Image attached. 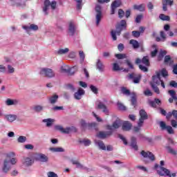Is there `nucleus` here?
I'll use <instances>...</instances> for the list:
<instances>
[{
    "mask_svg": "<svg viewBox=\"0 0 177 177\" xmlns=\"http://www.w3.org/2000/svg\"><path fill=\"white\" fill-rule=\"evenodd\" d=\"M17 162V159L16 158H10L9 157H7L6 159H4L2 165V171L4 174H8L10 169H12V165H16Z\"/></svg>",
    "mask_w": 177,
    "mask_h": 177,
    "instance_id": "f257e3e1",
    "label": "nucleus"
},
{
    "mask_svg": "<svg viewBox=\"0 0 177 177\" xmlns=\"http://www.w3.org/2000/svg\"><path fill=\"white\" fill-rule=\"evenodd\" d=\"M123 30H127V21L125 20H122L120 24L116 26V31H111V35L113 41H117V35H121V31Z\"/></svg>",
    "mask_w": 177,
    "mask_h": 177,
    "instance_id": "f03ea898",
    "label": "nucleus"
},
{
    "mask_svg": "<svg viewBox=\"0 0 177 177\" xmlns=\"http://www.w3.org/2000/svg\"><path fill=\"white\" fill-rule=\"evenodd\" d=\"M56 5L57 2L55 1H53L50 3V1L49 0H45L44 1V6L43 7V12L46 16H48L49 15V12H48V10H49V8H51L53 10H55L56 9Z\"/></svg>",
    "mask_w": 177,
    "mask_h": 177,
    "instance_id": "7ed1b4c3",
    "label": "nucleus"
},
{
    "mask_svg": "<svg viewBox=\"0 0 177 177\" xmlns=\"http://www.w3.org/2000/svg\"><path fill=\"white\" fill-rule=\"evenodd\" d=\"M40 75L46 77L47 78H53L55 74L53 70L48 68H41L39 72Z\"/></svg>",
    "mask_w": 177,
    "mask_h": 177,
    "instance_id": "20e7f679",
    "label": "nucleus"
},
{
    "mask_svg": "<svg viewBox=\"0 0 177 177\" xmlns=\"http://www.w3.org/2000/svg\"><path fill=\"white\" fill-rule=\"evenodd\" d=\"M33 159L36 161H40V162H48L49 161V158L44 153H36L33 154Z\"/></svg>",
    "mask_w": 177,
    "mask_h": 177,
    "instance_id": "39448f33",
    "label": "nucleus"
},
{
    "mask_svg": "<svg viewBox=\"0 0 177 177\" xmlns=\"http://www.w3.org/2000/svg\"><path fill=\"white\" fill-rule=\"evenodd\" d=\"M103 17V14L102 13V7L100 6L97 5L95 6V23L96 26H99L100 24V21Z\"/></svg>",
    "mask_w": 177,
    "mask_h": 177,
    "instance_id": "423d86ee",
    "label": "nucleus"
},
{
    "mask_svg": "<svg viewBox=\"0 0 177 177\" xmlns=\"http://www.w3.org/2000/svg\"><path fill=\"white\" fill-rule=\"evenodd\" d=\"M157 174H158L160 176H176V173H173L171 174V171H169L168 169L162 167H160V170H157Z\"/></svg>",
    "mask_w": 177,
    "mask_h": 177,
    "instance_id": "0eeeda50",
    "label": "nucleus"
},
{
    "mask_svg": "<svg viewBox=\"0 0 177 177\" xmlns=\"http://www.w3.org/2000/svg\"><path fill=\"white\" fill-rule=\"evenodd\" d=\"M140 118L138 121V127H142L143 125V122H145V120H147L148 116L146 111L141 109L139 112Z\"/></svg>",
    "mask_w": 177,
    "mask_h": 177,
    "instance_id": "6e6552de",
    "label": "nucleus"
},
{
    "mask_svg": "<svg viewBox=\"0 0 177 177\" xmlns=\"http://www.w3.org/2000/svg\"><path fill=\"white\" fill-rule=\"evenodd\" d=\"M22 28L25 30L28 34H30V31H38V26L34 24L23 26Z\"/></svg>",
    "mask_w": 177,
    "mask_h": 177,
    "instance_id": "1a4fd4ad",
    "label": "nucleus"
},
{
    "mask_svg": "<svg viewBox=\"0 0 177 177\" xmlns=\"http://www.w3.org/2000/svg\"><path fill=\"white\" fill-rule=\"evenodd\" d=\"M121 5H122V1H121V0H115L111 3V15H114V13H115V9H117V8H120Z\"/></svg>",
    "mask_w": 177,
    "mask_h": 177,
    "instance_id": "9d476101",
    "label": "nucleus"
},
{
    "mask_svg": "<svg viewBox=\"0 0 177 177\" xmlns=\"http://www.w3.org/2000/svg\"><path fill=\"white\" fill-rule=\"evenodd\" d=\"M161 72H156V75L152 77V82L150 84H153V85H160L161 82Z\"/></svg>",
    "mask_w": 177,
    "mask_h": 177,
    "instance_id": "9b49d317",
    "label": "nucleus"
},
{
    "mask_svg": "<svg viewBox=\"0 0 177 177\" xmlns=\"http://www.w3.org/2000/svg\"><path fill=\"white\" fill-rule=\"evenodd\" d=\"M140 154L144 158H149L151 161H154L156 160L154 155L150 151H142Z\"/></svg>",
    "mask_w": 177,
    "mask_h": 177,
    "instance_id": "f8f14e48",
    "label": "nucleus"
},
{
    "mask_svg": "<svg viewBox=\"0 0 177 177\" xmlns=\"http://www.w3.org/2000/svg\"><path fill=\"white\" fill-rule=\"evenodd\" d=\"M55 129H56V131H59L62 133H70V132H71V127H66L64 129L63 126L61 125H55Z\"/></svg>",
    "mask_w": 177,
    "mask_h": 177,
    "instance_id": "ddd939ff",
    "label": "nucleus"
},
{
    "mask_svg": "<svg viewBox=\"0 0 177 177\" xmlns=\"http://www.w3.org/2000/svg\"><path fill=\"white\" fill-rule=\"evenodd\" d=\"M84 95H85V91L84 89H82V88H79L77 91L76 93H75V94H74V98L76 100H81V99H82V96H84Z\"/></svg>",
    "mask_w": 177,
    "mask_h": 177,
    "instance_id": "4468645a",
    "label": "nucleus"
},
{
    "mask_svg": "<svg viewBox=\"0 0 177 177\" xmlns=\"http://www.w3.org/2000/svg\"><path fill=\"white\" fill-rule=\"evenodd\" d=\"M112 134L113 131H100L98 133H97V136L100 139H106V138L111 136Z\"/></svg>",
    "mask_w": 177,
    "mask_h": 177,
    "instance_id": "2eb2a0df",
    "label": "nucleus"
},
{
    "mask_svg": "<svg viewBox=\"0 0 177 177\" xmlns=\"http://www.w3.org/2000/svg\"><path fill=\"white\" fill-rule=\"evenodd\" d=\"M77 30V26H75V24L73 21H70L68 24V32L69 35H74L75 34V31Z\"/></svg>",
    "mask_w": 177,
    "mask_h": 177,
    "instance_id": "dca6fc26",
    "label": "nucleus"
},
{
    "mask_svg": "<svg viewBox=\"0 0 177 177\" xmlns=\"http://www.w3.org/2000/svg\"><path fill=\"white\" fill-rule=\"evenodd\" d=\"M121 125V122H120V120H116L113 123V125H107L106 128L109 131H115V129H118Z\"/></svg>",
    "mask_w": 177,
    "mask_h": 177,
    "instance_id": "f3484780",
    "label": "nucleus"
},
{
    "mask_svg": "<svg viewBox=\"0 0 177 177\" xmlns=\"http://www.w3.org/2000/svg\"><path fill=\"white\" fill-rule=\"evenodd\" d=\"M97 109L99 110H102L103 113L106 114V115H109V109H107V106L102 102H99L97 104Z\"/></svg>",
    "mask_w": 177,
    "mask_h": 177,
    "instance_id": "a211bd4d",
    "label": "nucleus"
},
{
    "mask_svg": "<svg viewBox=\"0 0 177 177\" xmlns=\"http://www.w3.org/2000/svg\"><path fill=\"white\" fill-rule=\"evenodd\" d=\"M4 120L8 121V122H14V121L17 120V115L13 114H6L4 115Z\"/></svg>",
    "mask_w": 177,
    "mask_h": 177,
    "instance_id": "6ab92c4d",
    "label": "nucleus"
},
{
    "mask_svg": "<svg viewBox=\"0 0 177 177\" xmlns=\"http://www.w3.org/2000/svg\"><path fill=\"white\" fill-rule=\"evenodd\" d=\"M129 77L130 80H133L134 84H139L140 82V75H138L135 73H131L129 75Z\"/></svg>",
    "mask_w": 177,
    "mask_h": 177,
    "instance_id": "aec40b11",
    "label": "nucleus"
},
{
    "mask_svg": "<svg viewBox=\"0 0 177 177\" xmlns=\"http://www.w3.org/2000/svg\"><path fill=\"white\" fill-rule=\"evenodd\" d=\"M96 68L100 73H103V71H104V65L100 59H97Z\"/></svg>",
    "mask_w": 177,
    "mask_h": 177,
    "instance_id": "412c9836",
    "label": "nucleus"
},
{
    "mask_svg": "<svg viewBox=\"0 0 177 177\" xmlns=\"http://www.w3.org/2000/svg\"><path fill=\"white\" fill-rule=\"evenodd\" d=\"M168 93L171 97L169 99V103H173L174 100H177L176 92H175V91L169 90L168 91Z\"/></svg>",
    "mask_w": 177,
    "mask_h": 177,
    "instance_id": "4be33fe9",
    "label": "nucleus"
},
{
    "mask_svg": "<svg viewBox=\"0 0 177 177\" xmlns=\"http://www.w3.org/2000/svg\"><path fill=\"white\" fill-rule=\"evenodd\" d=\"M6 104L7 106H17L19 104V100L8 98L6 101Z\"/></svg>",
    "mask_w": 177,
    "mask_h": 177,
    "instance_id": "5701e85b",
    "label": "nucleus"
},
{
    "mask_svg": "<svg viewBox=\"0 0 177 177\" xmlns=\"http://www.w3.org/2000/svg\"><path fill=\"white\" fill-rule=\"evenodd\" d=\"M22 162L24 165L30 167L32 164H34V160L31 159L30 158H24L22 160Z\"/></svg>",
    "mask_w": 177,
    "mask_h": 177,
    "instance_id": "b1692460",
    "label": "nucleus"
},
{
    "mask_svg": "<svg viewBox=\"0 0 177 177\" xmlns=\"http://www.w3.org/2000/svg\"><path fill=\"white\" fill-rule=\"evenodd\" d=\"M59 100V95L54 94L48 97V102L50 104H55Z\"/></svg>",
    "mask_w": 177,
    "mask_h": 177,
    "instance_id": "393cba45",
    "label": "nucleus"
},
{
    "mask_svg": "<svg viewBox=\"0 0 177 177\" xmlns=\"http://www.w3.org/2000/svg\"><path fill=\"white\" fill-rule=\"evenodd\" d=\"M131 128H132V124H131V122L127 121L123 123L122 124L123 131H131Z\"/></svg>",
    "mask_w": 177,
    "mask_h": 177,
    "instance_id": "a878e982",
    "label": "nucleus"
},
{
    "mask_svg": "<svg viewBox=\"0 0 177 177\" xmlns=\"http://www.w3.org/2000/svg\"><path fill=\"white\" fill-rule=\"evenodd\" d=\"M95 143L96 145V146H98L99 149H100L101 150H106V145H104V142H103V141L101 140H95Z\"/></svg>",
    "mask_w": 177,
    "mask_h": 177,
    "instance_id": "bb28decb",
    "label": "nucleus"
},
{
    "mask_svg": "<svg viewBox=\"0 0 177 177\" xmlns=\"http://www.w3.org/2000/svg\"><path fill=\"white\" fill-rule=\"evenodd\" d=\"M44 109H45V106L42 105H35L33 107V111H35V113H41L44 111Z\"/></svg>",
    "mask_w": 177,
    "mask_h": 177,
    "instance_id": "cd10ccee",
    "label": "nucleus"
},
{
    "mask_svg": "<svg viewBox=\"0 0 177 177\" xmlns=\"http://www.w3.org/2000/svg\"><path fill=\"white\" fill-rule=\"evenodd\" d=\"M71 162H72L73 165H76V168H80V169L84 168V165H82V164H81V162L77 160L71 159Z\"/></svg>",
    "mask_w": 177,
    "mask_h": 177,
    "instance_id": "c85d7f7f",
    "label": "nucleus"
},
{
    "mask_svg": "<svg viewBox=\"0 0 177 177\" xmlns=\"http://www.w3.org/2000/svg\"><path fill=\"white\" fill-rule=\"evenodd\" d=\"M129 44L132 45L134 49H138L140 46L139 42L135 39L130 40Z\"/></svg>",
    "mask_w": 177,
    "mask_h": 177,
    "instance_id": "c756f323",
    "label": "nucleus"
},
{
    "mask_svg": "<svg viewBox=\"0 0 177 177\" xmlns=\"http://www.w3.org/2000/svg\"><path fill=\"white\" fill-rule=\"evenodd\" d=\"M133 9H135L136 10H139L140 12H145V4H141L139 6L134 5Z\"/></svg>",
    "mask_w": 177,
    "mask_h": 177,
    "instance_id": "7c9ffc66",
    "label": "nucleus"
},
{
    "mask_svg": "<svg viewBox=\"0 0 177 177\" xmlns=\"http://www.w3.org/2000/svg\"><path fill=\"white\" fill-rule=\"evenodd\" d=\"M142 63V64H145V66H147V67H149L150 66V60L149 59V56L143 57Z\"/></svg>",
    "mask_w": 177,
    "mask_h": 177,
    "instance_id": "2f4dec72",
    "label": "nucleus"
},
{
    "mask_svg": "<svg viewBox=\"0 0 177 177\" xmlns=\"http://www.w3.org/2000/svg\"><path fill=\"white\" fill-rule=\"evenodd\" d=\"M54 121H55V119H51V118L43 120V122L46 123V127H51V125L53 124Z\"/></svg>",
    "mask_w": 177,
    "mask_h": 177,
    "instance_id": "473e14b6",
    "label": "nucleus"
},
{
    "mask_svg": "<svg viewBox=\"0 0 177 177\" xmlns=\"http://www.w3.org/2000/svg\"><path fill=\"white\" fill-rule=\"evenodd\" d=\"M131 146L136 151L138 150V145H136V138L135 137L131 138Z\"/></svg>",
    "mask_w": 177,
    "mask_h": 177,
    "instance_id": "72a5a7b5",
    "label": "nucleus"
},
{
    "mask_svg": "<svg viewBox=\"0 0 177 177\" xmlns=\"http://www.w3.org/2000/svg\"><path fill=\"white\" fill-rule=\"evenodd\" d=\"M69 51H70V49H68V48H66L64 49L61 48L58 50L57 53L58 55H66V53H68Z\"/></svg>",
    "mask_w": 177,
    "mask_h": 177,
    "instance_id": "f704fd0d",
    "label": "nucleus"
},
{
    "mask_svg": "<svg viewBox=\"0 0 177 177\" xmlns=\"http://www.w3.org/2000/svg\"><path fill=\"white\" fill-rule=\"evenodd\" d=\"M159 18L160 19V20H163V21H169V20H170V17H169V16H168V15H164V14H160V15H159Z\"/></svg>",
    "mask_w": 177,
    "mask_h": 177,
    "instance_id": "c9c22d12",
    "label": "nucleus"
},
{
    "mask_svg": "<svg viewBox=\"0 0 177 177\" xmlns=\"http://www.w3.org/2000/svg\"><path fill=\"white\" fill-rule=\"evenodd\" d=\"M15 69L13 66H12V65L8 64L7 66V73L8 74H13V73H15Z\"/></svg>",
    "mask_w": 177,
    "mask_h": 177,
    "instance_id": "e433bc0d",
    "label": "nucleus"
},
{
    "mask_svg": "<svg viewBox=\"0 0 177 177\" xmlns=\"http://www.w3.org/2000/svg\"><path fill=\"white\" fill-rule=\"evenodd\" d=\"M150 85L152 89L154 91V92L158 95H160V88H158V86H156V84H154V83H150Z\"/></svg>",
    "mask_w": 177,
    "mask_h": 177,
    "instance_id": "4c0bfd02",
    "label": "nucleus"
},
{
    "mask_svg": "<svg viewBox=\"0 0 177 177\" xmlns=\"http://www.w3.org/2000/svg\"><path fill=\"white\" fill-rule=\"evenodd\" d=\"M166 149L168 151V153H170V154H173V156H176L177 152L175 151V149H172V147L167 146L166 147Z\"/></svg>",
    "mask_w": 177,
    "mask_h": 177,
    "instance_id": "58836bf2",
    "label": "nucleus"
},
{
    "mask_svg": "<svg viewBox=\"0 0 177 177\" xmlns=\"http://www.w3.org/2000/svg\"><path fill=\"white\" fill-rule=\"evenodd\" d=\"M26 140H27V137L23 136H20L17 138L18 143H25V142H26Z\"/></svg>",
    "mask_w": 177,
    "mask_h": 177,
    "instance_id": "ea45409f",
    "label": "nucleus"
},
{
    "mask_svg": "<svg viewBox=\"0 0 177 177\" xmlns=\"http://www.w3.org/2000/svg\"><path fill=\"white\" fill-rule=\"evenodd\" d=\"M15 6L17 8H21L22 9H24V8H26V4L25 1H24V2L20 1V2L16 3Z\"/></svg>",
    "mask_w": 177,
    "mask_h": 177,
    "instance_id": "a19ab883",
    "label": "nucleus"
},
{
    "mask_svg": "<svg viewBox=\"0 0 177 177\" xmlns=\"http://www.w3.org/2000/svg\"><path fill=\"white\" fill-rule=\"evenodd\" d=\"M77 70H78V68L77 66L69 68L68 74L73 75V74H75V73H76Z\"/></svg>",
    "mask_w": 177,
    "mask_h": 177,
    "instance_id": "79ce46f5",
    "label": "nucleus"
},
{
    "mask_svg": "<svg viewBox=\"0 0 177 177\" xmlns=\"http://www.w3.org/2000/svg\"><path fill=\"white\" fill-rule=\"evenodd\" d=\"M160 37H161V41L162 42L165 41L166 39H167V35L165 34V32L160 31Z\"/></svg>",
    "mask_w": 177,
    "mask_h": 177,
    "instance_id": "37998d69",
    "label": "nucleus"
},
{
    "mask_svg": "<svg viewBox=\"0 0 177 177\" xmlns=\"http://www.w3.org/2000/svg\"><path fill=\"white\" fill-rule=\"evenodd\" d=\"M121 91L123 95H126L127 96H129V95H131V91H129V90L127 89L125 87H122Z\"/></svg>",
    "mask_w": 177,
    "mask_h": 177,
    "instance_id": "c03bdc74",
    "label": "nucleus"
},
{
    "mask_svg": "<svg viewBox=\"0 0 177 177\" xmlns=\"http://www.w3.org/2000/svg\"><path fill=\"white\" fill-rule=\"evenodd\" d=\"M118 107L119 110H122V111H125V110H127V106H125L121 102H118Z\"/></svg>",
    "mask_w": 177,
    "mask_h": 177,
    "instance_id": "a18cd8bd",
    "label": "nucleus"
},
{
    "mask_svg": "<svg viewBox=\"0 0 177 177\" xmlns=\"http://www.w3.org/2000/svg\"><path fill=\"white\" fill-rule=\"evenodd\" d=\"M159 125H160L162 131H165V129H167V128L168 127V126H167V124H165V122H162V121L159 122Z\"/></svg>",
    "mask_w": 177,
    "mask_h": 177,
    "instance_id": "49530a36",
    "label": "nucleus"
},
{
    "mask_svg": "<svg viewBox=\"0 0 177 177\" xmlns=\"http://www.w3.org/2000/svg\"><path fill=\"white\" fill-rule=\"evenodd\" d=\"M80 143H83L84 146H90L91 141L88 139H84L80 141Z\"/></svg>",
    "mask_w": 177,
    "mask_h": 177,
    "instance_id": "de8ad7c7",
    "label": "nucleus"
},
{
    "mask_svg": "<svg viewBox=\"0 0 177 177\" xmlns=\"http://www.w3.org/2000/svg\"><path fill=\"white\" fill-rule=\"evenodd\" d=\"M61 71L62 73H68L70 71V68L65 65L61 67Z\"/></svg>",
    "mask_w": 177,
    "mask_h": 177,
    "instance_id": "09e8293b",
    "label": "nucleus"
},
{
    "mask_svg": "<svg viewBox=\"0 0 177 177\" xmlns=\"http://www.w3.org/2000/svg\"><path fill=\"white\" fill-rule=\"evenodd\" d=\"M115 56L117 59H127V55L126 54H115Z\"/></svg>",
    "mask_w": 177,
    "mask_h": 177,
    "instance_id": "8fccbe9b",
    "label": "nucleus"
},
{
    "mask_svg": "<svg viewBox=\"0 0 177 177\" xmlns=\"http://www.w3.org/2000/svg\"><path fill=\"white\" fill-rule=\"evenodd\" d=\"M113 71H120L121 70V68H120V65H118V64L117 63H114L113 64Z\"/></svg>",
    "mask_w": 177,
    "mask_h": 177,
    "instance_id": "3c124183",
    "label": "nucleus"
},
{
    "mask_svg": "<svg viewBox=\"0 0 177 177\" xmlns=\"http://www.w3.org/2000/svg\"><path fill=\"white\" fill-rule=\"evenodd\" d=\"M79 56L80 57L81 62H84V60H85V53H84V51H79Z\"/></svg>",
    "mask_w": 177,
    "mask_h": 177,
    "instance_id": "603ef678",
    "label": "nucleus"
},
{
    "mask_svg": "<svg viewBox=\"0 0 177 177\" xmlns=\"http://www.w3.org/2000/svg\"><path fill=\"white\" fill-rule=\"evenodd\" d=\"M132 35L133 37H134L135 38H139L140 37V32L138 31V30H133L132 32Z\"/></svg>",
    "mask_w": 177,
    "mask_h": 177,
    "instance_id": "864d4df0",
    "label": "nucleus"
},
{
    "mask_svg": "<svg viewBox=\"0 0 177 177\" xmlns=\"http://www.w3.org/2000/svg\"><path fill=\"white\" fill-rule=\"evenodd\" d=\"M90 88H91V91H92V92L93 93H95V95L97 94V92L99 90L97 88L96 86L91 85V86H90Z\"/></svg>",
    "mask_w": 177,
    "mask_h": 177,
    "instance_id": "5fc2aeb1",
    "label": "nucleus"
},
{
    "mask_svg": "<svg viewBox=\"0 0 177 177\" xmlns=\"http://www.w3.org/2000/svg\"><path fill=\"white\" fill-rule=\"evenodd\" d=\"M139 68L140 70H141V71H144V73H147V71H149V69L147 68V67L143 66V65H139Z\"/></svg>",
    "mask_w": 177,
    "mask_h": 177,
    "instance_id": "6e6d98bb",
    "label": "nucleus"
},
{
    "mask_svg": "<svg viewBox=\"0 0 177 177\" xmlns=\"http://www.w3.org/2000/svg\"><path fill=\"white\" fill-rule=\"evenodd\" d=\"M118 138H120V139H121V140H122L124 145H128V142L127 141V139L122 135L119 134Z\"/></svg>",
    "mask_w": 177,
    "mask_h": 177,
    "instance_id": "4d7b16f0",
    "label": "nucleus"
},
{
    "mask_svg": "<svg viewBox=\"0 0 177 177\" xmlns=\"http://www.w3.org/2000/svg\"><path fill=\"white\" fill-rule=\"evenodd\" d=\"M131 104L132 106H135V104H136V95L135 93H133V96L131 97Z\"/></svg>",
    "mask_w": 177,
    "mask_h": 177,
    "instance_id": "13d9d810",
    "label": "nucleus"
},
{
    "mask_svg": "<svg viewBox=\"0 0 177 177\" xmlns=\"http://www.w3.org/2000/svg\"><path fill=\"white\" fill-rule=\"evenodd\" d=\"M166 130L167 131L168 133H170V134L174 133V129H172V127L171 126H167V127H166Z\"/></svg>",
    "mask_w": 177,
    "mask_h": 177,
    "instance_id": "bf43d9fd",
    "label": "nucleus"
},
{
    "mask_svg": "<svg viewBox=\"0 0 177 177\" xmlns=\"http://www.w3.org/2000/svg\"><path fill=\"white\" fill-rule=\"evenodd\" d=\"M144 95L145 96H153V93L149 89H147L144 91Z\"/></svg>",
    "mask_w": 177,
    "mask_h": 177,
    "instance_id": "052dcab7",
    "label": "nucleus"
},
{
    "mask_svg": "<svg viewBox=\"0 0 177 177\" xmlns=\"http://www.w3.org/2000/svg\"><path fill=\"white\" fill-rule=\"evenodd\" d=\"M68 89H70L72 92H75V86L74 85L69 84L67 85Z\"/></svg>",
    "mask_w": 177,
    "mask_h": 177,
    "instance_id": "680f3d73",
    "label": "nucleus"
},
{
    "mask_svg": "<svg viewBox=\"0 0 177 177\" xmlns=\"http://www.w3.org/2000/svg\"><path fill=\"white\" fill-rule=\"evenodd\" d=\"M118 15L120 19H122V17L125 15V12L122 10V9H119Z\"/></svg>",
    "mask_w": 177,
    "mask_h": 177,
    "instance_id": "e2e57ef3",
    "label": "nucleus"
},
{
    "mask_svg": "<svg viewBox=\"0 0 177 177\" xmlns=\"http://www.w3.org/2000/svg\"><path fill=\"white\" fill-rule=\"evenodd\" d=\"M160 74L162 77H168V72L165 69H162Z\"/></svg>",
    "mask_w": 177,
    "mask_h": 177,
    "instance_id": "0e129e2a",
    "label": "nucleus"
},
{
    "mask_svg": "<svg viewBox=\"0 0 177 177\" xmlns=\"http://www.w3.org/2000/svg\"><path fill=\"white\" fill-rule=\"evenodd\" d=\"M47 176H48V177H57V175L53 171H49L47 174Z\"/></svg>",
    "mask_w": 177,
    "mask_h": 177,
    "instance_id": "69168bd1",
    "label": "nucleus"
},
{
    "mask_svg": "<svg viewBox=\"0 0 177 177\" xmlns=\"http://www.w3.org/2000/svg\"><path fill=\"white\" fill-rule=\"evenodd\" d=\"M142 19H143V15H138L136 18V23H140Z\"/></svg>",
    "mask_w": 177,
    "mask_h": 177,
    "instance_id": "338daca9",
    "label": "nucleus"
},
{
    "mask_svg": "<svg viewBox=\"0 0 177 177\" xmlns=\"http://www.w3.org/2000/svg\"><path fill=\"white\" fill-rule=\"evenodd\" d=\"M170 86H173V88H177V82L175 81H171L169 83Z\"/></svg>",
    "mask_w": 177,
    "mask_h": 177,
    "instance_id": "774afa93",
    "label": "nucleus"
}]
</instances>
